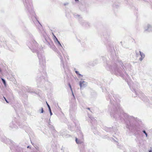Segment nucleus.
<instances>
[{
  "label": "nucleus",
  "mask_w": 152,
  "mask_h": 152,
  "mask_svg": "<svg viewBox=\"0 0 152 152\" xmlns=\"http://www.w3.org/2000/svg\"><path fill=\"white\" fill-rule=\"evenodd\" d=\"M87 83L85 81L80 82V86L81 88L83 87H86L87 86Z\"/></svg>",
  "instance_id": "obj_1"
},
{
  "label": "nucleus",
  "mask_w": 152,
  "mask_h": 152,
  "mask_svg": "<svg viewBox=\"0 0 152 152\" xmlns=\"http://www.w3.org/2000/svg\"><path fill=\"white\" fill-rule=\"evenodd\" d=\"M53 35L54 36L53 39H54V42H57L58 44L60 45V46L61 47H62L61 44L60 43V42L57 39V38L53 34Z\"/></svg>",
  "instance_id": "obj_2"
},
{
  "label": "nucleus",
  "mask_w": 152,
  "mask_h": 152,
  "mask_svg": "<svg viewBox=\"0 0 152 152\" xmlns=\"http://www.w3.org/2000/svg\"><path fill=\"white\" fill-rule=\"evenodd\" d=\"M75 141L77 143L81 144L83 142V141L82 140H78L77 138H75Z\"/></svg>",
  "instance_id": "obj_3"
},
{
  "label": "nucleus",
  "mask_w": 152,
  "mask_h": 152,
  "mask_svg": "<svg viewBox=\"0 0 152 152\" xmlns=\"http://www.w3.org/2000/svg\"><path fill=\"white\" fill-rule=\"evenodd\" d=\"M140 55L141 56V58H140V60L141 61L143 58L144 57L145 55L142 53L140 51Z\"/></svg>",
  "instance_id": "obj_4"
},
{
  "label": "nucleus",
  "mask_w": 152,
  "mask_h": 152,
  "mask_svg": "<svg viewBox=\"0 0 152 152\" xmlns=\"http://www.w3.org/2000/svg\"><path fill=\"white\" fill-rule=\"evenodd\" d=\"M75 72L77 74H78L79 76H81V77H82V76L80 74L79 72L77 71H75Z\"/></svg>",
  "instance_id": "obj_5"
},
{
  "label": "nucleus",
  "mask_w": 152,
  "mask_h": 152,
  "mask_svg": "<svg viewBox=\"0 0 152 152\" xmlns=\"http://www.w3.org/2000/svg\"><path fill=\"white\" fill-rule=\"evenodd\" d=\"M69 87H70V89H71V90L72 91V94H73V96H74V94H73V91H72V88L71 86V85L69 84Z\"/></svg>",
  "instance_id": "obj_6"
},
{
  "label": "nucleus",
  "mask_w": 152,
  "mask_h": 152,
  "mask_svg": "<svg viewBox=\"0 0 152 152\" xmlns=\"http://www.w3.org/2000/svg\"><path fill=\"white\" fill-rule=\"evenodd\" d=\"M46 103H47V106L48 107V108L49 109V110H51V109H50V107L49 105L48 104V103H47V102H46Z\"/></svg>",
  "instance_id": "obj_7"
},
{
  "label": "nucleus",
  "mask_w": 152,
  "mask_h": 152,
  "mask_svg": "<svg viewBox=\"0 0 152 152\" xmlns=\"http://www.w3.org/2000/svg\"><path fill=\"white\" fill-rule=\"evenodd\" d=\"M2 79V80L3 82V83L4 84H5V80L4 79H3V78H2L1 79Z\"/></svg>",
  "instance_id": "obj_8"
},
{
  "label": "nucleus",
  "mask_w": 152,
  "mask_h": 152,
  "mask_svg": "<svg viewBox=\"0 0 152 152\" xmlns=\"http://www.w3.org/2000/svg\"><path fill=\"white\" fill-rule=\"evenodd\" d=\"M143 133H145L146 136V137H147V133L145 131H143Z\"/></svg>",
  "instance_id": "obj_9"
},
{
  "label": "nucleus",
  "mask_w": 152,
  "mask_h": 152,
  "mask_svg": "<svg viewBox=\"0 0 152 152\" xmlns=\"http://www.w3.org/2000/svg\"><path fill=\"white\" fill-rule=\"evenodd\" d=\"M49 111L50 112V115H52V113L51 112V110H49Z\"/></svg>",
  "instance_id": "obj_10"
},
{
  "label": "nucleus",
  "mask_w": 152,
  "mask_h": 152,
  "mask_svg": "<svg viewBox=\"0 0 152 152\" xmlns=\"http://www.w3.org/2000/svg\"><path fill=\"white\" fill-rule=\"evenodd\" d=\"M43 112V108H41V113H42Z\"/></svg>",
  "instance_id": "obj_11"
},
{
  "label": "nucleus",
  "mask_w": 152,
  "mask_h": 152,
  "mask_svg": "<svg viewBox=\"0 0 152 152\" xmlns=\"http://www.w3.org/2000/svg\"><path fill=\"white\" fill-rule=\"evenodd\" d=\"M5 99V100L7 102V103H8V101H7V100H6V99L5 98H4Z\"/></svg>",
  "instance_id": "obj_12"
},
{
  "label": "nucleus",
  "mask_w": 152,
  "mask_h": 152,
  "mask_svg": "<svg viewBox=\"0 0 152 152\" xmlns=\"http://www.w3.org/2000/svg\"><path fill=\"white\" fill-rule=\"evenodd\" d=\"M29 146H27V148H29Z\"/></svg>",
  "instance_id": "obj_13"
},
{
  "label": "nucleus",
  "mask_w": 152,
  "mask_h": 152,
  "mask_svg": "<svg viewBox=\"0 0 152 152\" xmlns=\"http://www.w3.org/2000/svg\"><path fill=\"white\" fill-rule=\"evenodd\" d=\"M88 109L89 110H90V109L89 108H88Z\"/></svg>",
  "instance_id": "obj_14"
},
{
  "label": "nucleus",
  "mask_w": 152,
  "mask_h": 152,
  "mask_svg": "<svg viewBox=\"0 0 152 152\" xmlns=\"http://www.w3.org/2000/svg\"><path fill=\"white\" fill-rule=\"evenodd\" d=\"M75 1H78V0H75Z\"/></svg>",
  "instance_id": "obj_15"
},
{
  "label": "nucleus",
  "mask_w": 152,
  "mask_h": 152,
  "mask_svg": "<svg viewBox=\"0 0 152 152\" xmlns=\"http://www.w3.org/2000/svg\"><path fill=\"white\" fill-rule=\"evenodd\" d=\"M149 152H152V151H149Z\"/></svg>",
  "instance_id": "obj_16"
}]
</instances>
